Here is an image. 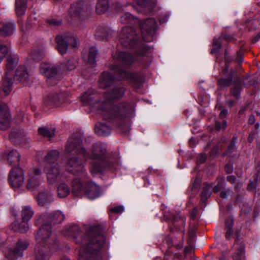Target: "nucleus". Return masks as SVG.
I'll return each mask as SVG.
<instances>
[{
    "label": "nucleus",
    "instance_id": "1",
    "mask_svg": "<svg viewBox=\"0 0 260 260\" xmlns=\"http://www.w3.org/2000/svg\"><path fill=\"white\" fill-rule=\"evenodd\" d=\"M82 138L80 133L73 135L67 141L66 150L68 153H74L82 156L85 160H98V161H93L91 164L90 172L92 174L108 171L117 172L120 169L118 155L108 153L105 144L101 142L94 144L90 153L82 146Z\"/></svg>",
    "mask_w": 260,
    "mask_h": 260
},
{
    "label": "nucleus",
    "instance_id": "2",
    "mask_svg": "<svg viewBox=\"0 0 260 260\" xmlns=\"http://www.w3.org/2000/svg\"><path fill=\"white\" fill-rule=\"evenodd\" d=\"M103 232L100 225L91 226L86 235L82 238L81 242L77 240L80 234V229L77 224L67 226L62 231V234L67 239H73L76 243L81 245L79 250V260H102L99 250L106 241Z\"/></svg>",
    "mask_w": 260,
    "mask_h": 260
},
{
    "label": "nucleus",
    "instance_id": "3",
    "mask_svg": "<svg viewBox=\"0 0 260 260\" xmlns=\"http://www.w3.org/2000/svg\"><path fill=\"white\" fill-rule=\"evenodd\" d=\"M125 89L121 86H115L104 94L105 100L99 104V112L103 119L113 123L123 129L125 118L132 114L135 105L132 103H121L112 105L113 100H119L123 96Z\"/></svg>",
    "mask_w": 260,
    "mask_h": 260
},
{
    "label": "nucleus",
    "instance_id": "4",
    "mask_svg": "<svg viewBox=\"0 0 260 260\" xmlns=\"http://www.w3.org/2000/svg\"><path fill=\"white\" fill-rule=\"evenodd\" d=\"M64 215L60 211H56L48 213H43L42 214H37L35 224L39 225L42 224L36 235V240L41 242L42 240L51 244V241H55V244H53V248L57 247L56 235L52 232L50 224L55 225L61 223L64 219Z\"/></svg>",
    "mask_w": 260,
    "mask_h": 260
},
{
    "label": "nucleus",
    "instance_id": "5",
    "mask_svg": "<svg viewBox=\"0 0 260 260\" xmlns=\"http://www.w3.org/2000/svg\"><path fill=\"white\" fill-rule=\"evenodd\" d=\"M232 60L231 57L228 55V51H224V65L221 66V77L218 80L219 85L221 87H226L230 86L233 80L234 82L233 87L231 89V94L236 99L240 98L241 92L243 89L242 83L240 79L237 77V71L232 69L228 71L230 62Z\"/></svg>",
    "mask_w": 260,
    "mask_h": 260
},
{
    "label": "nucleus",
    "instance_id": "6",
    "mask_svg": "<svg viewBox=\"0 0 260 260\" xmlns=\"http://www.w3.org/2000/svg\"><path fill=\"white\" fill-rule=\"evenodd\" d=\"M19 62V58L16 54H10L6 59V76L3 81L2 89L6 95H8L12 90L13 82L9 76V72L13 71L17 66Z\"/></svg>",
    "mask_w": 260,
    "mask_h": 260
},
{
    "label": "nucleus",
    "instance_id": "7",
    "mask_svg": "<svg viewBox=\"0 0 260 260\" xmlns=\"http://www.w3.org/2000/svg\"><path fill=\"white\" fill-rule=\"evenodd\" d=\"M61 65L56 64H50L48 63H42L40 67V72L47 78V82L50 85L56 84L60 80L59 72Z\"/></svg>",
    "mask_w": 260,
    "mask_h": 260
},
{
    "label": "nucleus",
    "instance_id": "8",
    "mask_svg": "<svg viewBox=\"0 0 260 260\" xmlns=\"http://www.w3.org/2000/svg\"><path fill=\"white\" fill-rule=\"evenodd\" d=\"M119 38L120 43L124 47L134 48L138 45V36L135 29L132 27H123Z\"/></svg>",
    "mask_w": 260,
    "mask_h": 260
},
{
    "label": "nucleus",
    "instance_id": "9",
    "mask_svg": "<svg viewBox=\"0 0 260 260\" xmlns=\"http://www.w3.org/2000/svg\"><path fill=\"white\" fill-rule=\"evenodd\" d=\"M37 244L35 248V251L33 255L31 256L30 260H49L50 255L45 246L41 245V243L45 244L51 250L56 251L58 249H60L59 243L57 240V247L53 248L52 244H55V241H51V244H48L44 240H42L41 242H38L36 240Z\"/></svg>",
    "mask_w": 260,
    "mask_h": 260
},
{
    "label": "nucleus",
    "instance_id": "10",
    "mask_svg": "<svg viewBox=\"0 0 260 260\" xmlns=\"http://www.w3.org/2000/svg\"><path fill=\"white\" fill-rule=\"evenodd\" d=\"M140 27L143 40L147 42L153 41L157 29L156 21L152 18H149L140 23Z\"/></svg>",
    "mask_w": 260,
    "mask_h": 260
},
{
    "label": "nucleus",
    "instance_id": "11",
    "mask_svg": "<svg viewBox=\"0 0 260 260\" xmlns=\"http://www.w3.org/2000/svg\"><path fill=\"white\" fill-rule=\"evenodd\" d=\"M109 68L119 78L128 80L131 84H134L137 87H139L141 85L142 78L140 74L128 73L115 64H111Z\"/></svg>",
    "mask_w": 260,
    "mask_h": 260
},
{
    "label": "nucleus",
    "instance_id": "12",
    "mask_svg": "<svg viewBox=\"0 0 260 260\" xmlns=\"http://www.w3.org/2000/svg\"><path fill=\"white\" fill-rule=\"evenodd\" d=\"M55 40L57 44V49L61 55H63L67 52L69 45L74 47L78 46L77 39L71 34L57 36Z\"/></svg>",
    "mask_w": 260,
    "mask_h": 260
},
{
    "label": "nucleus",
    "instance_id": "13",
    "mask_svg": "<svg viewBox=\"0 0 260 260\" xmlns=\"http://www.w3.org/2000/svg\"><path fill=\"white\" fill-rule=\"evenodd\" d=\"M92 10L91 5L85 4L82 1H77L71 5L68 12V17L70 18L79 17L86 14L90 13Z\"/></svg>",
    "mask_w": 260,
    "mask_h": 260
},
{
    "label": "nucleus",
    "instance_id": "14",
    "mask_svg": "<svg viewBox=\"0 0 260 260\" xmlns=\"http://www.w3.org/2000/svg\"><path fill=\"white\" fill-rule=\"evenodd\" d=\"M28 242L25 239H19L15 244L13 249H10L5 253V260H17L23 255V251L27 249Z\"/></svg>",
    "mask_w": 260,
    "mask_h": 260
},
{
    "label": "nucleus",
    "instance_id": "15",
    "mask_svg": "<svg viewBox=\"0 0 260 260\" xmlns=\"http://www.w3.org/2000/svg\"><path fill=\"white\" fill-rule=\"evenodd\" d=\"M85 163L78 156H73L69 158L66 164L67 170L75 175L84 174L85 172Z\"/></svg>",
    "mask_w": 260,
    "mask_h": 260
},
{
    "label": "nucleus",
    "instance_id": "16",
    "mask_svg": "<svg viewBox=\"0 0 260 260\" xmlns=\"http://www.w3.org/2000/svg\"><path fill=\"white\" fill-rule=\"evenodd\" d=\"M24 182V174L22 169L14 167L10 171L9 182L14 189L22 187Z\"/></svg>",
    "mask_w": 260,
    "mask_h": 260
},
{
    "label": "nucleus",
    "instance_id": "17",
    "mask_svg": "<svg viewBox=\"0 0 260 260\" xmlns=\"http://www.w3.org/2000/svg\"><path fill=\"white\" fill-rule=\"evenodd\" d=\"M44 171L46 173L48 182L54 184L59 182L62 177L60 165L58 163L53 165H46Z\"/></svg>",
    "mask_w": 260,
    "mask_h": 260
},
{
    "label": "nucleus",
    "instance_id": "18",
    "mask_svg": "<svg viewBox=\"0 0 260 260\" xmlns=\"http://www.w3.org/2000/svg\"><path fill=\"white\" fill-rule=\"evenodd\" d=\"M156 4V0H138L137 6L131 3L125 5V7L131 6L138 12L148 13L152 11Z\"/></svg>",
    "mask_w": 260,
    "mask_h": 260
},
{
    "label": "nucleus",
    "instance_id": "19",
    "mask_svg": "<svg viewBox=\"0 0 260 260\" xmlns=\"http://www.w3.org/2000/svg\"><path fill=\"white\" fill-rule=\"evenodd\" d=\"M42 172L38 168H34L30 170L27 188L29 190L37 188L41 183Z\"/></svg>",
    "mask_w": 260,
    "mask_h": 260
},
{
    "label": "nucleus",
    "instance_id": "20",
    "mask_svg": "<svg viewBox=\"0 0 260 260\" xmlns=\"http://www.w3.org/2000/svg\"><path fill=\"white\" fill-rule=\"evenodd\" d=\"M112 57L114 61L127 66L132 65L136 60V59L131 53L125 51H117L113 53Z\"/></svg>",
    "mask_w": 260,
    "mask_h": 260
},
{
    "label": "nucleus",
    "instance_id": "21",
    "mask_svg": "<svg viewBox=\"0 0 260 260\" xmlns=\"http://www.w3.org/2000/svg\"><path fill=\"white\" fill-rule=\"evenodd\" d=\"M44 104L51 107H57L65 102V99L63 98V94H58L56 92H50L47 96L44 98Z\"/></svg>",
    "mask_w": 260,
    "mask_h": 260
},
{
    "label": "nucleus",
    "instance_id": "22",
    "mask_svg": "<svg viewBox=\"0 0 260 260\" xmlns=\"http://www.w3.org/2000/svg\"><path fill=\"white\" fill-rule=\"evenodd\" d=\"M84 193L86 197L91 200L99 197L101 192L100 187L92 181L87 182L84 187Z\"/></svg>",
    "mask_w": 260,
    "mask_h": 260
},
{
    "label": "nucleus",
    "instance_id": "23",
    "mask_svg": "<svg viewBox=\"0 0 260 260\" xmlns=\"http://www.w3.org/2000/svg\"><path fill=\"white\" fill-rule=\"evenodd\" d=\"M11 116L7 106L0 104V129H6L10 126Z\"/></svg>",
    "mask_w": 260,
    "mask_h": 260
},
{
    "label": "nucleus",
    "instance_id": "24",
    "mask_svg": "<svg viewBox=\"0 0 260 260\" xmlns=\"http://www.w3.org/2000/svg\"><path fill=\"white\" fill-rule=\"evenodd\" d=\"M1 25L0 35L2 37H10L16 31V25L13 21H5L1 22Z\"/></svg>",
    "mask_w": 260,
    "mask_h": 260
},
{
    "label": "nucleus",
    "instance_id": "25",
    "mask_svg": "<svg viewBox=\"0 0 260 260\" xmlns=\"http://www.w3.org/2000/svg\"><path fill=\"white\" fill-rule=\"evenodd\" d=\"M114 79V76L110 73L107 71L103 72L99 80V86L101 88H106L113 84Z\"/></svg>",
    "mask_w": 260,
    "mask_h": 260
},
{
    "label": "nucleus",
    "instance_id": "26",
    "mask_svg": "<svg viewBox=\"0 0 260 260\" xmlns=\"http://www.w3.org/2000/svg\"><path fill=\"white\" fill-rule=\"evenodd\" d=\"M37 200L40 206H45L52 203L54 198L52 193L49 190H46L39 193Z\"/></svg>",
    "mask_w": 260,
    "mask_h": 260
},
{
    "label": "nucleus",
    "instance_id": "27",
    "mask_svg": "<svg viewBox=\"0 0 260 260\" xmlns=\"http://www.w3.org/2000/svg\"><path fill=\"white\" fill-rule=\"evenodd\" d=\"M113 35V30L109 27L99 28L95 32L94 36L97 40L109 41Z\"/></svg>",
    "mask_w": 260,
    "mask_h": 260
},
{
    "label": "nucleus",
    "instance_id": "28",
    "mask_svg": "<svg viewBox=\"0 0 260 260\" xmlns=\"http://www.w3.org/2000/svg\"><path fill=\"white\" fill-rule=\"evenodd\" d=\"M172 220V223L174 228L181 233L184 232V228L185 225V219L184 216H182L180 214H177L176 215L174 214L170 218Z\"/></svg>",
    "mask_w": 260,
    "mask_h": 260
},
{
    "label": "nucleus",
    "instance_id": "29",
    "mask_svg": "<svg viewBox=\"0 0 260 260\" xmlns=\"http://www.w3.org/2000/svg\"><path fill=\"white\" fill-rule=\"evenodd\" d=\"M29 75L24 67L19 66L15 72L14 80L16 83L19 82H27Z\"/></svg>",
    "mask_w": 260,
    "mask_h": 260
},
{
    "label": "nucleus",
    "instance_id": "30",
    "mask_svg": "<svg viewBox=\"0 0 260 260\" xmlns=\"http://www.w3.org/2000/svg\"><path fill=\"white\" fill-rule=\"evenodd\" d=\"M96 96V91L93 89L90 88L81 96V100L84 105H93L95 104L94 99Z\"/></svg>",
    "mask_w": 260,
    "mask_h": 260
},
{
    "label": "nucleus",
    "instance_id": "31",
    "mask_svg": "<svg viewBox=\"0 0 260 260\" xmlns=\"http://www.w3.org/2000/svg\"><path fill=\"white\" fill-rule=\"evenodd\" d=\"M7 160L10 165L14 167L19 166L20 155L15 149H13L7 153Z\"/></svg>",
    "mask_w": 260,
    "mask_h": 260
},
{
    "label": "nucleus",
    "instance_id": "32",
    "mask_svg": "<svg viewBox=\"0 0 260 260\" xmlns=\"http://www.w3.org/2000/svg\"><path fill=\"white\" fill-rule=\"evenodd\" d=\"M45 55L44 48L42 45L34 46L31 51V56L33 60H40Z\"/></svg>",
    "mask_w": 260,
    "mask_h": 260
},
{
    "label": "nucleus",
    "instance_id": "33",
    "mask_svg": "<svg viewBox=\"0 0 260 260\" xmlns=\"http://www.w3.org/2000/svg\"><path fill=\"white\" fill-rule=\"evenodd\" d=\"M95 133L99 136L107 137L111 133V128L107 125L103 123L97 124L94 128Z\"/></svg>",
    "mask_w": 260,
    "mask_h": 260
},
{
    "label": "nucleus",
    "instance_id": "34",
    "mask_svg": "<svg viewBox=\"0 0 260 260\" xmlns=\"http://www.w3.org/2000/svg\"><path fill=\"white\" fill-rule=\"evenodd\" d=\"M109 8V3L108 0H98L95 11L99 15L105 13Z\"/></svg>",
    "mask_w": 260,
    "mask_h": 260
},
{
    "label": "nucleus",
    "instance_id": "35",
    "mask_svg": "<svg viewBox=\"0 0 260 260\" xmlns=\"http://www.w3.org/2000/svg\"><path fill=\"white\" fill-rule=\"evenodd\" d=\"M26 8L25 0H15V11L17 16H21L24 15Z\"/></svg>",
    "mask_w": 260,
    "mask_h": 260
},
{
    "label": "nucleus",
    "instance_id": "36",
    "mask_svg": "<svg viewBox=\"0 0 260 260\" xmlns=\"http://www.w3.org/2000/svg\"><path fill=\"white\" fill-rule=\"evenodd\" d=\"M28 221H22L19 223L18 221H14L12 224V229L15 231H18L20 233H24L27 232L29 229Z\"/></svg>",
    "mask_w": 260,
    "mask_h": 260
},
{
    "label": "nucleus",
    "instance_id": "37",
    "mask_svg": "<svg viewBox=\"0 0 260 260\" xmlns=\"http://www.w3.org/2000/svg\"><path fill=\"white\" fill-rule=\"evenodd\" d=\"M55 130L53 127L43 126L39 128L38 133L40 135L50 140L54 135Z\"/></svg>",
    "mask_w": 260,
    "mask_h": 260
},
{
    "label": "nucleus",
    "instance_id": "38",
    "mask_svg": "<svg viewBox=\"0 0 260 260\" xmlns=\"http://www.w3.org/2000/svg\"><path fill=\"white\" fill-rule=\"evenodd\" d=\"M237 248V251L235 254L233 255L234 260H245V245L242 243H240Z\"/></svg>",
    "mask_w": 260,
    "mask_h": 260
},
{
    "label": "nucleus",
    "instance_id": "39",
    "mask_svg": "<svg viewBox=\"0 0 260 260\" xmlns=\"http://www.w3.org/2000/svg\"><path fill=\"white\" fill-rule=\"evenodd\" d=\"M72 192L75 196H79L80 193L84 192V187L79 179H75L72 181Z\"/></svg>",
    "mask_w": 260,
    "mask_h": 260
},
{
    "label": "nucleus",
    "instance_id": "40",
    "mask_svg": "<svg viewBox=\"0 0 260 260\" xmlns=\"http://www.w3.org/2000/svg\"><path fill=\"white\" fill-rule=\"evenodd\" d=\"M213 185L208 183H204L203 190L201 194V201L205 202L211 194Z\"/></svg>",
    "mask_w": 260,
    "mask_h": 260
},
{
    "label": "nucleus",
    "instance_id": "41",
    "mask_svg": "<svg viewBox=\"0 0 260 260\" xmlns=\"http://www.w3.org/2000/svg\"><path fill=\"white\" fill-rule=\"evenodd\" d=\"M59 153L58 151L53 150L49 151L45 157V159L47 162V165H55V161L58 159Z\"/></svg>",
    "mask_w": 260,
    "mask_h": 260
},
{
    "label": "nucleus",
    "instance_id": "42",
    "mask_svg": "<svg viewBox=\"0 0 260 260\" xmlns=\"http://www.w3.org/2000/svg\"><path fill=\"white\" fill-rule=\"evenodd\" d=\"M57 196L60 198L67 197L70 193V189L66 183L60 184L57 188Z\"/></svg>",
    "mask_w": 260,
    "mask_h": 260
},
{
    "label": "nucleus",
    "instance_id": "43",
    "mask_svg": "<svg viewBox=\"0 0 260 260\" xmlns=\"http://www.w3.org/2000/svg\"><path fill=\"white\" fill-rule=\"evenodd\" d=\"M98 53V50L95 47L90 48L88 55V62L92 67H95L96 63V57Z\"/></svg>",
    "mask_w": 260,
    "mask_h": 260
},
{
    "label": "nucleus",
    "instance_id": "44",
    "mask_svg": "<svg viewBox=\"0 0 260 260\" xmlns=\"http://www.w3.org/2000/svg\"><path fill=\"white\" fill-rule=\"evenodd\" d=\"M34 212L29 206H24L21 212L22 219L23 221H28L32 217Z\"/></svg>",
    "mask_w": 260,
    "mask_h": 260
},
{
    "label": "nucleus",
    "instance_id": "45",
    "mask_svg": "<svg viewBox=\"0 0 260 260\" xmlns=\"http://www.w3.org/2000/svg\"><path fill=\"white\" fill-rule=\"evenodd\" d=\"M238 141L237 138L233 137L230 144L228 146V149L222 154V155L230 156L236 150V144Z\"/></svg>",
    "mask_w": 260,
    "mask_h": 260
},
{
    "label": "nucleus",
    "instance_id": "46",
    "mask_svg": "<svg viewBox=\"0 0 260 260\" xmlns=\"http://www.w3.org/2000/svg\"><path fill=\"white\" fill-rule=\"evenodd\" d=\"M135 20V17L128 12L122 13L120 16V22L123 24H129Z\"/></svg>",
    "mask_w": 260,
    "mask_h": 260
},
{
    "label": "nucleus",
    "instance_id": "47",
    "mask_svg": "<svg viewBox=\"0 0 260 260\" xmlns=\"http://www.w3.org/2000/svg\"><path fill=\"white\" fill-rule=\"evenodd\" d=\"M77 59L75 57H72L70 58L66 63V69L68 70H73L77 67Z\"/></svg>",
    "mask_w": 260,
    "mask_h": 260
},
{
    "label": "nucleus",
    "instance_id": "48",
    "mask_svg": "<svg viewBox=\"0 0 260 260\" xmlns=\"http://www.w3.org/2000/svg\"><path fill=\"white\" fill-rule=\"evenodd\" d=\"M150 48L145 44L139 45L137 48L136 53L139 56H143L146 55Z\"/></svg>",
    "mask_w": 260,
    "mask_h": 260
},
{
    "label": "nucleus",
    "instance_id": "49",
    "mask_svg": "<svg viewBox=\"0 0 260 260\" xmlns=\"http://www.w3.org/2000/svg\"><path fill=\"white\" fill-rule=\"evenodd\" d=\"M9 139L13 143H20L22 142V136L16 132H12L9 135Z\"/></svg>",
    "mask_w": 260,
    "mask_h": 260
},
{
    "label": "nucleus",
    "instance_id": "50",
    "mask_svg": "<svg viewBox=\"0 0 260 260\" xmlns=\"http://www.w3.org/2000/svg\"><path fill=\"white\" fill-rule=\"evenodd\" d=\"M226 185L224 180L223 178H221L218 180V183L216 185L212 188L214 192H218L221 189L225 187Z\"/></svg>",
    "mask_w": 260,
    "mask_h": 260
},
{
    "label": "nucleus",
    "instance_id": "51",
    "mask_svg": "<svg viewBox=\"0 0 260 260\" xmlns=\"http://www.w3.org/2000/svg\"><path fill=\"white\" fill-rule=\"evenodd\" d=\"M161 210L162 211L164 216L167 220H170V218L173 215L172 213H170L169 209L164 204H161L160 207Z\"/></svg>",
    "mask_w": 260,
    "mask_h": 260
},
{
    "label": "nucleus",
    "instance_id": "52",
    "mask_svg": "<svg viewBox=\"0 0 260 260\" xmlns=\"http://www.w3.org/2000/svg\"><path fill=\"white\" fill-rule=\"evenodd\" d=\"M9 50V47L6 45H0V63L3 58L6 56Z\"/></svg>",
    "mask_w": 260,
    "mask_h": 260
},
{
    "label": "nucleus",
    "instance_id": "53",
    "mask_svg": "<svg viewBox=\"0 0 260 260\" xmlns=\"http://www.w3.org/2000/svg\"><path fill=\"white\" fill-rule=\"evenodd\" d=\"M227 126V122L225 120L221 122L217 121L215 122V128L217 131L224 129Z\"/></svg>",
    "mask_w": 260,
    "mask_h": 260
},
{
    "label": "nucleus",
    "instance_id": "54",
    "mask_svg": "<svg viewBox=\"0 0 260 260\" xmlns=\"http://www.w3.org/2000/svg\"><path fill=\"white\" fill-rule=\"evenodd\" d=\"M46 23L51 26H58L61 24L62 21L54 18H49L46 20Z\"/></svg>",
    "mask_w": 260,
    "mask_h": 260
},
{
    "label": "nucleus",
    "instance_id": "55",
    "mask_svg": "<svg viewBox=\"0 0 260 260\" xmlns=\"http://www.w3.org/2000/svg\"><path fill=\"white\" fill-rule=\"evenodd\" d=\"M232 193L233 191L230 188H227L220 192V197L222 199H226Z\"/></svg>",
    "mask_w": 260,
    "mask_h": 260
},
{
    "label": "nucleus",
    "instance_id": "56",
    "mask_svg": "<svg viewBox=\"0 0 260 260\" xmlns=\"http://www.w3.org/2000/svg\"><path fill=\"white\" fill-rule=\"evenodd\" d=\"M234 224L233 220L232 218H229L225 221V230H233Z\"/></svg>",
    "mask_w": 260,
    "mask_h": 260
},
{
    "label": "nucleus",
    "instance_id": "57",
    "mask_svg": "<svg viewBox=\"0 0 260 260\" xmlns=\"http://www.w3.org/2000/svg\"><path fill=\"white\" fill-rule=\"evenodd\" d=\"M124 210V208L122 206H117L113 208H112L110 209V211L113 213H121Z\"/></svg>",
    "mask_w": 260,
    "mask_h": 260
},
{
    "label": "nucleus",
    "instance_id": "58",
    "mask_svg": "<svg viewBox=\"0 0 260 260\" xmlns=\"http://www.w3.org/2000/svg\"><path fill=\"white\" fill-rule=\"evenodd\" d=\"M169 18V15L168 13H165L161 16H159V22L160 23H164L166 22Z\"/></svg>",
    "mask_w": 260,
    "mask_h": 260
},
{
    "label": "nucleus",
    "instance_id": "59",
    "mask_svg": "<svg viewBox=\"0 0 260 260\" xmlns=\"http://www.w3.org/2000/svg\"><path fill=\"white\" fill-rule=\"evenodd\" d=\"M220 38L218 39H214L213 41V47H216L219 50L221 47V42H220Z\"/></svg>",
    "mask_w": 260,
    "mask_h": 260
},
{
    "label": "nucleus",
    "instance_id": "60",
    "mask_svg": "<svg viewBox=\"0 0 260 260\" xmlns=\"http://www.w3.org/2000/svg\"><path fill=\"white\" fill-rule=\"evenodd\" d=\"M225 230V237L226 239L230 240L232 237L233 235V230Z\"/></svg>",
    "mask_w": 260,
    "mask_h": 260
},
{
    "label": "nucleus",
    "instance_id": "61",
    "mask_svg": "<svg viewBox=\"0 0 260 260\" xmlns=\"http://www.w3.org/2000/svg\"><path fill=\"white\" fill-rule=\"evenodd\" d=\"M227 180L232 184H234L236 181V178L234 175H229L227 177Z\"/></svg>",
    "mask_w": 260,
    "mask_h": 260
},
{
    "label": "nucleus",
    "instance_id": "62",
    "mask_svg": "<svg viewBox=\"0 0 260 260\" xmlns=\"http://www.w3.org/2000/svg\"><path fill=\"white\" fill-rule=\"evenodd\" d=\"M225 171L228 174L232 173L233 171L232 166L230 164L226 165L225 167Z\"/></svg>",
    "mask_w": 260,
    "mask_h": 260
},
{
    "label": "nucleus",
    "instance_id": "63",
    "mask_svg": "<svg viewBox=\"0 0 260 260\" xmlns=\"http://www.w3.org/2000/svg\"><path fill=\"white\" fill-rule=\"evenodd\" d=\"M228 113V111L226 109H223L222 110L219 114V117L221 118H223L225 117Z\"/></svg>",
    "mask_w": 260,
    "mask_h": 260
},
{
    "label": "nucleus",
    "instance_id": "64",
    "mask_svg": "<svg viewBox=\"0 0 260 260\" xmlns=\"http://www.w3.org/2000/svg\"><path fill=\"white\" fill-rule=\"evenodd\" d=\"M207 159V156L206 154H201L200 156L199 161L202 164L205 162L206 160Z\"/></svg>",
    "mask_w": 260,
    "mask_h": 260
}]
</instances>
